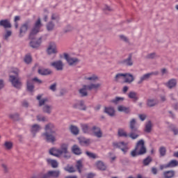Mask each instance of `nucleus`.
I'll return each mask as SVG.
<instances>
[{
    "label": "nucleus",
    "instance_id": "obj_10",
    "mask_svg": "<svg viewBox=\"0 0 178 178\" xmlns=\"http://www.w3.org/2000/svg\"><path fill=\"white\" fill-rule=\"evenodd\" d=\"M33 81H35L38 84H41L42 83V81L38 79L37 77L33 78L32 81H28L27 90L30 92H33V91H34V84L33 83Z\"/></svg>",
    "mask_w": 178,
    "mask_h": 178
},
{
    "label": "nucleus",
    "instance_id": "obj_51",
    "mask_svg": "<svg viewBox=\"0 0 178 178\" xmlns=\"http://www.w3.org/2000/svg\"><path fill=\"white\" fill-rule=\"evenodd\" d=\"M11 35H12V31H7L5 35H4L5 40H8V38H9V37H10Z\"/></svg>",
    "mask_w": 178,
    "mask_h": 178
},
{
    "label": "nucleus",
    "instance_id": "obj_4",
    "mask_svg": "<svg viewBox=\"0 0 178 178\" xmlns=\"http://www.w3.org/2000/svg\"><path fill=\"white\" fill-rule=\"evenodd\" d=\"M144 140H140L138 141L136 148L131 153L132 156H137V155H144L145 152H147V149L145 148V145H144Z\"/></svg>",
    "mask_w": 178,
    "mask_h": 178
},
{
    "label": "nucleus",
    "instance_id": "obj_46",
    "mask_svg": "<svg viewBox=\"0 0 178 178\" xmlns=\"http://www.w3.org/2000/svg\"><path fill=\"white\" fill-rule=\"evenodd\" d=\"M31 60H32V58H31V56H30V54H27L25 56V58H24V62L25 63H31Z\"/></svg>",
    "mask_w": 178,
    "mask_h": 178
},
{
    "label": "nucleus",
    "instance_id": "obj_13",
    "mask_svg": "<svg viewBox=\"0 0 178 178\" xmlns=\"http://www.w3.org/2000/svg\"><path fill=\"white\" fill-rule=\"evenodd\" d=\"M158 74H159V72L158 71H155L153 72H150L146 74H144L143 76L140 77V80L138 82V83H143V81H145V80H148V79H149V77H151V76H158Z\"/></svg>",
    "mask_w": 178,
    "mask_h": 178
},
{
    "label": "nucleus",
    "instance_id": "obj_48",
    "mask_svg": "<svg viewBox=\"0 0 178 178\" xmlns=\"http://www.w3.org/2000/svg\"><path fill=\"white\" fill-rule=\"evenodd\" d=\"M152 161V159H151V157H147L146 158L144 161H143V163L145 166H147V165H149L150 162Z\"/></svg>",
    "mask_w": 178,
    "mask_h": 178
},
{
    "label": "nucleus",
    "instance_id": "obj_59",
    "mask_svg": "<svg viewBox=\"0 0 178 178\" xmlns=\"http://www.w3.org/2000/svg\"><path fill=\"white\" fill-rule=\"evenodd\" d=\"M5 84L3 83V81L2 79H0V90H2Z\"/></svg>",
    "mask_w": 178,
    "mask_h": 178
},
{
    "label": "nucleus",
    "instance_id": "obj_22",
    "mask_svg": "<svg viewBox=\"0 0 178 178\" xmlns=\"http://www.w3.org/2000/svg\"><path fill=\"white\" fill-rule=\"evenodd\" d=\"M47 165H49L53 168H56L58 166V163L56 160H54L52 159H47Z\"/></svg>",
    "mask_w": 178,
    "mask_h": 178
},
{
    "label": "nucleus",
    "instance_id": "obj_54",
    "mask_svg": "<svg viewBox=\"0 0 178 178\" xmlns=\"http://www.w3.org/2000/svg\"><path fill=\"white\" fill-rule=\"evenodd\" d=\"M10 118L11 119H13V120H17V119H18V118H19V115H17V114H11V115H10Z\"/></svg>",
    "mask_w": 178,
    "mask_h": 178
},
{
    "label": "nucleus",
    "instance_id": "obj_36",
    "mask_svg": "<svg viewBox=\"0 0 178 178\" xmlns=\"http://www.w3.org/2000/svg\"><path fill=\"white\" fill-rule=\"evenodd\" d=\"M123 101H124V97H117L114 99H112L111 102H113V104H115V105H118V104H120V102H123Z\"/></svg>",
    "mask_w": 178,
    "mask_h": 178
},
{
    "label": "nucleus",
    "instance_id": "obj_34",
    "mask_svg": "<svg viewBox=\"0 0 178 178\" xmlns=\"http://www.w3.org/2000/svg\"><path fill=\"white\" fill-rule=\"evenodd\" d=\"M70 130L71 131V133H72V134H74V136H77V134H79V128L76 126L72 125L70 127Z\"/></svg>",
    "mask_w": 178,
    "mask_h": 178
},
{
    "label": "nucleus",
    "instance_id": "obj_45",
    "mask_svg": "<svg viewBox=\"0 0 178 178\" xmlns=\"http://www.w3.org/2000/svg\"><path fill=\"white\" fill-rule=\"evenodd\" d=\"M54 27H55V25L54 23H52V22H49L47 25L48 31H52V30H54Z\"/></svg>",
    "mask_w": 178,
    "mask_h": 178
},
{
    "label": "nucleus",
    "instance_id": "obj_49",
    "mask_svg": "<svg viewBox=\"0 0 178 178\" xmlns=\"http://www.w3.org/2000/svg\"><path fill=\"white\" fill-rule=\"evenodd\" d=\"M86 155L89 156V158H92V159H95L97 158V155L94 153L86 152Z\"/></svg>",
    "mask_w": 178,
    "mask_h": 178
},
{
    "label": "nucleus",
    "instance_id": "obj_18",
    "mask_svg": "<svg viewBox=\"0 0 178 178\" xmlns=\"http://www.w3.org/2000/svg\"><path fill=\"white\" fill-rule=\"evenodd\" d=\"M79 141V144L81 145H83V147H87L88 145H90L91 143V140L88 138H86L84 137H80L78 138Z\"/></svg>",
    "mask_w": 178,
    "mask_h": 178
},
{
    "label": "nucleus",
    "instance_id": "obj_64",
    "mask_svg": "<svg viewBox=\"0 0 178 178\" xmlns=\"http://www.w3.org/2000/svg\"><path fill=\"white\" fill-rule=\"evenodd\" d=\"M93 177H94V174L90 173L88 175V178H93Z\"/></svg>",
    "mask_w": 178,
    "mask_h": 178
},
{
    "label": "nucleus",
    "instance_id": "obj_61",
    "mask_svg": "<svg viewBox=\"0 0 178 178\" xmlns=\"http://www.w3.org/2000/svg\"><path fill=\"white\" fill-rule=\"evenodd\" d=\"M172 131L175 136L178 134V129L172 128Z\"/></svg>",
    "mask_w": 178,
    "mask_h": 178
},
{
    "label": "nucleus",
    "instance_id": "obj_35",
    "mask_svg": "<svg viewBox=\"0 0 178 178\" xmlns=\"http://www.w3.org/2000/svg\"><path fill=\"white\" fill-rule=\"evenodd\" d=\"M125 74H118L115 77V81H124Z\"/></svg>",
    "mask_w": 178,
    "mask_h": 178
},
{
    "label": "nucleus",
    "instance_id": "obj_25",
    "mask_svg": "<svg viewBox=\"0 0 178 178\" xmlns=\"http://www.w3.org/2000/svg\"><path fill=\"white\" fill-rule=\"evenodd\" d=\"M118 112H124V113H130V108L120 105L118 107Z\"/></svg>",
    "mask_w": 178,
    "mask_h": 178
},
{
    "label": "nucleus",
    "instance_id": "obj_1",
    "mask_svg": "<svg viewBox=\"0 0 178 178\" xmlns=\"http://www.w3.org/2000/svg\"><path fill=\"white\" fill-rule=\"evenodd\" d=\"M49 154L53 155V156H56V158H60L62 155H63L64 158H70V154H69V151H67V144L62 143L60 145V147H53L49 149Z\"/></svg>",
    "mask_w": 178,
    "mask_h": 178
},
{
    "label": "nucleus",
    "instance_id": "obj_6",
    "mask_svg": "<svg viewBox=\"0 0 178 178\" xmlns=\"http://www.w3.org/2000/svg\"><path fill=\"white\" fill-rule=\"evenodd\" d=\"M130 129L131 130V133L129 134V137L132 138V140H136V138H138V134L139 131H138L137 128L136 127V119H132L130 121Z\"/></svg>",
    "mask_w": 178,
    "mask_h": 178
},
{
    "label": "nucleus",
    "instance_id": "obj_55",
    "mask_svg": "<svg viewBox=\"0 0 178 178\" xmlns=\"http://www.w3.org/2000/svg\"><path fill=\"white\" fill-rule=\"evenodd\" d=\"M58 19H59V16H58V15L53 14L51 15V20H58Z\"/></svg>",
    "mask_w": 178,
    "mask_h": 178
},
{
    "label": "nucleus",
    "instance_id": "obj_62",
    "mask_svg": "<svg viewBox=\"0 0 178 178\" xmlns=\"http://www.w3.org/2000/svg\"><path fill=\"white\" fill-rule=\"evenodd\" d=\"M2 168L3 169H4V172H8V165H6V164H3Z\"/></svg>",
    "mask_w": 178,
    "mask_h": 178
},
{
    "label": "nucleus",
    "instance_id": "obj_7",
    "mask_svg": "<svg viewBox=\"0 0 178 178\" xmlns=\"http://www.w3.org/2000/svg\"><path fill=\"white\" fill-rule=\"evenodd\" d=\"M42 31V24H41V19H38L31 31L30 33V38H33V35H35V34H38L40 31Z\"/></svg>",
    "mask_w": 178,
    "mask_h": 178
},
{
    "label": "nucleus",
    "instance_id": "obj_44",
    "mask_svg": "<svg viewBox=\"0 0 178 178\" xmlns=\"http://www.w3.org/2000/svg\"><path fill=\"white\" fill-rule=\"evenodd\" d=\"M151 129H152V124L151 123V121H149L145 125V131H147V133H149V131H151Z\"/></svg>",
    "mask_w": 178,
    "mask_h": 178
},
{
    "label": "nucleus",
    "instance_id": "obj_28",
    "mask_svg": "<svg viewBox=\"0 0 178 178\" xmlns=\"http://www.w3.org/2000/svg\"><path fill=\"white\" fill-rule=\"evenodd\" d=\"M38 73L42 74V76H47V74H51V72L49 69L41 68L38 70Z\"/></svg>",
    "mask_w": 178,
    "mask_h": 178
},
{
    "label": "nucleus",
    "instance_id": "obj_15",
    "mask_svg": "<svg viewBox=\"0 0 178 178\" xmlns=\"http://www.w3.org/2000/svg\"><path fill=\"white\" fill-rule=\"evenodd\" d=\"M51 66L56 69V70H63V63L62 60L54 61L51 63Z\"/></svg>",
    "mask_w": 178,
    "mask_h": 178
},
{
    "label": "nucleus",
    "instance_id": "obj_19",
    "mask_svg": "<svg viewBox=\"0 0 178 178\" xmlns=\"http://www.w3.org/2000/svg\"><path fill=\"white\" fill-rule=\"evenodd\" d=\"M58 50H56V44L55 43H51L47 48V54L51 55V54H56Z\"/></svg>",
    "mask_w": 178,
    "mask_h": 178
},
{
    "label": "nucleus",
    "instance_id": "obj_63",
    "mask_svg": "<svg viewBox=\"0 0 178 178\" xmlns=\"http://www.w3.org/2000/svg\"><path fill=\"white\" fill-rule=\"evenodd\" d=\"M161 73H162V74H166V73H168V70H166V69L163 68L161 70Z\"/></svg>",
    "mask_w": 178,
    "mask_h": 178
},
{
    "label": "nucleus",
    "instance_id": "obj_32",
    "mask_svg": "<svg viewBox=\"0 0 178 178\" xmlns=\"http://www.w3.org/2000/svg\"><path fill=\"white\" fill-rule=\"evenodd\" d=\"M129 98L133 99L136 102V101L138 100V97H137V93L136 92H130L128 95Z\"/></svg>",
    "mask_w": 178,
    "mask_h": 178
},
{
    "label": "nucleus",
    "instance_id": "obj_50",
    "mask_svg": "<svg viewBox=\"0 0 178 178\" xmlns=\"http://www.w3.org/2000/svg\"><path fill=\"white\" fill-rule=\"evenodd\" d=\"M159 152L160 155H161V156H165V154H166V149L165 147H161Z\"/></svg>",
    "mask_w": 178,
    "mask_h": 178
},
{
    "label": "nucleus",
    "instance_id": "obj_8",
    "mask_svg": "<svg viewBox=\"0 0 178 178\" xmlns=\"http://www.w3.org/2000/svg\"><path fill=\"white\" fill-rule=\"evenodd\" d=\"M64 58L70 66H76L80 62L79 58L73 57V56L67 54H64Z\"/></svg>",
    "mask_w": 178,
    "mask_h": 178
},
{
    "label": "nucleus",
    "instance_id": "obj_27",
    "mask_svg": "<svg viewBox=\"0 0 178 178\" xmlns=\"http://www.w3.org/2000/svg\"><path fill=\"white\" fill-rule=\"evenodd\" d=\"M122 65H126V66H133V60H131V56H129L128 58L121 61Z\"/></svg>",
    "mask_w": 178,
    "mask_h": 178
},
{
    "label": "nucleus",
    "instance_id": "obj_38",
    "mask_svg": "<svg viewBox=\"0 0 178 178\" xmlns=\"http://www.w3.org/2000/svg\"><path fill=\"white\" fill-rule=\"evenodd\" d=\"M29 23H25L24 25L22 26L20 29V34H23V33H26L29 27Z\"/></svg>",
    "mask_w": 178,
    "mask_h": 178
},
{
    "label": "nucleus",
    "instance_id": "obj_2",
    "mask_svg": "<svg viewBox=\"0 0 178 178\" xmlns=\"http://www.w3.org/2000/svg\"><path fill=\"white\" fill-rule=\"evenodd\" d=\"M44 130L46 133L42 134V137L46 140V141H48V143H55L56 141V138L52 135L56 133L55 125L51 123L48 124L45 126ZM49 133L51 134H49Z\"/></svg>",
    "mask_w": 178,
    "mask_h": 178
},
{
    "label": "nucleus",
    "instance_id": "obj_41",
    "mask_svg": "<svg viewBox=\"0 0 178 178\" xmlns=\"http://www.w3.org/2000/svg\"><path fill=\"white\" fill-rule=\"evenodd\" d=\"M4 147L6 149H12V147H13V143L10 141H6L4 143Z\"/></svg>",
    "mask_w": 178,
    "mask_h": 178
},
{
    "label": "nucleus",
    "instance_id": "obj_53",
    "mask_svg": "<svg viewBox=\"0 0 178 178\" xmlns=\"http://www.w3.org/2000/svg\"><path fill=\"white\" fill-rule=\"evenodd\" d=\"M37 119L39 122H45L47 120V118L42 115H38Z\"/></svg>",
    "mask_w": 178,
    "mask_h": 178
},
{
    "label": "nucleus",
    "instance_id": "obj_47",
    "mask_svg": "<svg viewBox=\"0 0 178 178\" xmlns=\"http://www.w3.org/2000/svg\"><path fill=\"white\" fill-rule=\"evenodd\" d=\"M65 170H66L67 172H69L70 173H73V172H75L74 168H73V166H67L65 168Z\"/></svg>",
    "mask_w": 178,
    "mask_h": 178
},
{
    "label": "nucleus",
    "instance_id": "obj_37",
    "mask_svg": "<svg viewBox=\"0 0 178 178\" xmlns=\"http://www.w3.org/2000/svg\"><path fill=\"white\" fill-rule=\"evenodd\" d=\"M96 165L100 170H105V169H106V165H105L102 161H98Z\"/></svg>",
    "mask_w": 178,
    "mask_h": 178
},
{
    "label": "nucleus",
    "instance_id": "obj_29",
    "mask_svg": "<svg viewBox=\"0 0 178 178\" xmlns=\"http://www.w3.org/2000/svg\"><path fill=\"white\" fill-rule=\"evenodd\" d=\"M124 83H133L134 77L130 74H125Z\"/></svg>",
    "mask_w": 178,
    "mask_h": 178
},
{
    "label": "nucleus",
    "instance_id": "obj_57",
    "mask_svg": "<svg viewBox=\"0 0 178 178\" xmlns=\"http://www.w3.org/2000/svg\"><path fill=\"white\" fill-rule=\"evenodd\" d=\"M120 38L122 40V41H127V38L123 35H120Z\"/></svg>",
    "mask_w": 178,
    "mask_h": 178
},
{
    "label": "nucleus",
    "instance_id": "obj_39",
    "mask_svg": "<svg viewBox=\"0 0 178 178\" xmlns=\"http://www.w3.org/2000/svg\"><path fill=\"white\" fill-rule=\"evenodd\" d=\"M165 178H172L175 176L174 171H167L163 173Z\"/></svg>",
    "mask_w": 178,
    "mask_h": 178
},
{
    "label": "nucleus",
    "instance_id": "obj_30",
    "mask_svg": "<svg viewBox=\"0 0 178 178\" xmlns=\"http://www.w3.org/2000/svg\"><path fill=\"white\" fill-rule=\"evenodd\" d=\"M104 112L108 113L109 116H115V108L113 107H106Z\"/></svg>",
    "mask_w": 178,
    "mask_h": 178
},
{
    "label": "nucleus",
    "instance_id": "obj_33",
    "mask_svg": "<svg viewBox=\"0 0 178 178\" xmlns=\"http://www.w3.org/2000/svg\"><path fill=\"white\" fill-rule=\"evenodd\" d=\"M72 152L75 154V155H80L81 154V149L77 145H74L72 147Z\"/></svg>",
    "mask_w": 178,
    "mask_h": 178
},
{
    "label": "nucleus",
    "instance_id": "obj_58",
    "mask_svg": "<svg viewBox=\"0 0 178 178\" xmlns=\"http://www.w3.org/2000/svg\"><path fill=\"white\" fill-rule=\"evenodd\" d=\"M145 115H139V118L140 119V120H142V122H144V120H145Z\"/></svg>",
    "mask_w": 178,
    "mask_h": 178
},
{
    "label": "nucleus",
    "instance_id": "obj_52",
    "mask_svg": "<svg viewBox=\"0 0 178 178\" xmlns=\"http://www.w3.org/2000/svg\"><path fill=\"white\" fill-rule=\"evenodd\" d=\"M147 58L148 59H154V58H156V54L155 53H151L147 55Z\"/></svg>",
    "mask_w": 178,
    "mask_h": 178
},
{
    "label": "nucleus",
    "instance_id": "obj_3",
    "mask_svg": "<svg viewBox=\"0 0 178 178\" xmlns=\"http://www.w3.org/2000/svg\"><path fill=\"white\" fill-rule=\"evenodd\" d=\"M11 73L15 74V75L10 74V81L15 88H22V81L19 79V70L17 68H13L11 71Z\"/></svg>",
    "mask_w": 178,
    "mask_h": 178
},
{
    "label": "nucleus",
    "instance_id": "obj_23",
    "mask_svg": "<svg viewBox=\"0 0 178 178\" xmlns=\"http://www.w3.org/2000/svg\"><path fill=\"white\" fill-rule=\"evenodd\" d=\"M87 89L91 91V90H95L97 91L100 87H101V83H90V85L86 86Z\"/></svg>",
    "mask_w": 178,
    "mask_h": 178
},
{
    "label": "nucleus",
    "instance_id": "obj_12",
    "mask_svg": "<svg viewBox=\"0 0 178 178\" xmlns=\"http://www.w3.org/2000/svg\"><path fill=\"white\" fill-rule=\"evenodd\" d=\"M178 162L176 160H172L168 164L160 165L161 170H163V169H167V168H175L177 166Z\"/></svg>",
    "mask_w": 178,
    "mask_h": 178
},
{
    "label": "nucleus",
    "instance_id": "obj_5",
    "mask_svg": "<svg viewBox=\"0 0 178 178\" xmlns=\"http://www.w3.org/2000/svg\"><path fill=\"white\" fill-rule=\"evenodd\" d=\"M42 98V95H39L37 97L38 101H39V106H43V112H45V113H51L52 112V106L50 105H48V99L47 98Z\"/></svg>",
    "mask_w": 178,
    "mask_h": 178
},
{
    "label": "nucleus",
    "instance_id": "obj_21",
    "mask_svg": "<svg viewBox=\"0 0 178 178\" xmlns=\"http://www.w3.org/2000/svg\"><path fill=\"white\" fill-rule=\"evenodd\" d=\"M0 26L3 27L4 29H10L12 27V24H10V22L8 19H3L0 21Z\"/></svg>",
    "mask_w": 178,
    "mask_h": 178
},
{
    "label": "nucleus",
    "instance_id": "obj_20",
    "mask_svg": "<svg viewBox=\"0 0 178 178\" xmlns=\"http://www.w3.org/2000/svg\"><path fill=\"white\" fill-rule=\"evenodd\" d=\"M98 79V76L94 74H87L85 76V80H86V81H97Z\"/></svg>",
    "mask_w": 178,
    "mask_h": 178
},
{
    "label": "nucleus",
    "instance_id": "obj_60",
    "mask_svg": "<svg viewBox=\"0 0 178 178\" xmlns=\"http://www.w3.org/2000/svg\"><path fill=\"white\" fill-rule=\"evenodd\" d=\"M152 172L153 175H156V173H158V170L155 168H152Z\"/></svg>",
    "mask_w": 178,
    "mask_h": 178
},
{
    "label": "nucleus",
    "instance_id": "obj_9",
    "mask_svg": "<svg viewBox=\"0 0 178 178\" xmlns=\"http://www.w3.org/2000/svg\"><path fill=\"white\" fill-rule=\"evenodd\" d=\"M113 147L115 148H120L124 152V154H126L129 149V146L127 145V143H125L124 142H119V143H114Z\"/></svg>",
    "mask_w": 178,
    "mask_h": 178
},
{
    "label": "nucleus",
    "instance_id": "obj_16",
    "mask_svg": "<svg viewBox=\"0 0 178 178\" xmlns=\"http://www.w3.org/2000/svg\"><path fill=\"white\" fill-rule=\"evenodd\" d=\"M73 106L76 109H80V111H86L87 109V107L86 106V104H84V102L83 100L77 102Z\"/></svg>",
    "mask_w": 178,
    "mask_h": 178
},
{
    "label": "nucleus",
    "instance_id": "obj_56",
    "mask_svg": "<svg viewBox=\"0 0 178 178\" xmlns=\"http://www.w3.org/2000/svg\"><path fill=\"white\" fill-rule=\"evenodd\" d=\"M50 90H51V91H56V83H54L53 85H51L50 86Z\"/></svg>",
    "mask_w": 178,
    "mask_h": 178
},
{
    "label": "nucleus",
    "instance_id": "obj_43",
    "mask_svg": "<svg viewBox=\"0 0 178 178\" xmlns=\"http://www.w3.org/2000/svg\"><path fill=\"white\" fill-rule=\"evenodd\" d=\"M158 104V101L156 99H149L147 101V105L148 106H155Z\"/></svg>",
    "mask_w": 178,
    "mask_h": 178
},
{
    "label": "nucleus",
    "instance_id": "obj_40",
    "mask_svg": "<svg viewBox=\"0 0 178 178\" xmlns=\"http://www.w3.org/2000/svg\"><path fill=\"white\" fill-rule=\"evenodd\" d=\"M118 136L120 137H129V134H127V132L122 129L118 130Z\"/></svg>",
    "mask_w": 178,
    "mask_h": 178
},
{
    "label": "nucleus",
    "instance_id": "obj_14",
    "mask_svg": "<svg viewBox=\"0 0 178 178\" xmlns=\"http://www.w3.org/2000/svg\"><path fill=\"white\" fill-rule=\"evenodd\" d=\"M81 127L83 133L91 134V124H81Z\"/></svg>",
    "mask_w": 178,
    "mask_h": 178
},
{
    "label": "nucleus",
    "instance_id": "obj_26",
    "mask_svg": "<svg viewBox=\"0 0 178 178\" xmlns=\"http://www.w3.org/2000/svg\"><path fill=\"white\" fill-rule=\"evenodd\" d=\"M41 130V127L38 124H33L31 127V131L33 136H35L36 133H38Z\"/></svg>",
    "mask_w": 178,
    "mask_h": 178
},
{
    "label": "nucleus",
    "instance_id": "obj_42",
    "mask_svg": "<svg viewBox=\"0 0 178 178\" xmlns=\"http://www.w3.org/2000/svg\"><path fill=\"white\" fill-rule=\"evenodd\" d=\"M76 169L79 170V173H81V168H83V161L79 160L76 162Z\"/></svg>",
    "mask_w": 178,
    "mask_h": 178
},
{
    "label": "nucleus",
    "instance_id": "obj_31",
    "mask_svg": "<svg viewBox=\"0 0 178 178\" xmlns=\"http://www.w3.org/2000/svg\"><path fill=\"white\" fill-rule=\"evenodd\" d=\"M87 85L83 86L82 88L79 90V94L81 95V97H87Z\"/></svg>",
    "mask_w": 178,
    "mask_h": 178
},
{
    "label": "nucleus",
    "instance_id": "obj_17",
    "mask_svg": "<svg viewBox=\"0 0 178 178\" xmlns=\"http://www.w3.org/2000/svg\"><path fill=\"white\" fill-rule=\"evenodd\" d=\"M168 88L172 89L175 88L177 86V80L175 79H170L168 82L164 83Z\"/></svg>",
    "mask_w": 178,
    "mask_h": 178
},
{
    "label": "nucleus",
    "instance_id": "obj_11",
    "mask_svg": "<svg viewBox=\"0 0 178 178\" xmlns=\"http://www.w3.org/2000/svg\"><path fill=\"white\" fill-rule=\"evenodd\" d=\"M90 134L95 136V137H97V138H101L102 137V131H101V128L94 126L91 129Z\"/></svg>",
    "mask_w": 178,
    "mask_h": 178
},
{
    "label": "nucleus",
    "instance_id": "obj_24",
    "mask_svg": "<svg viewBox=\"0 0 178 178\" xmlns=\"http://www.w3.org/2000/svg\"><path fill=\"white\" fill-rule=\"evenodd\" d=\"M41 42H42V40H41V38H40L38 40H32L31 42H30V46L32 47V48H38L40 47V45H41Z\"/></svg>",
    "mask_w": 178,
    "mask_h": 178
}]
</instances>
